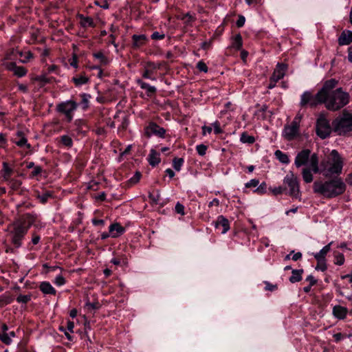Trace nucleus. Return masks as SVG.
Wrapping results in <instances>:
<instances>
[{
	"mask_svg": "<svg viewBox=\"0 0 352 352\" xmlns=\"http://www.w3.org/2000/svg\"><path fill=\"white\" fill-rule=\"evenodd\" d=\"M148 162L151 166H157L161 161L160 153L155 149H151L148 155Z\"/></svg>",
	"mask_w": 352,
	"mask_h": 352,
	"instance_id": "nucleus-24",
	"label": "nucleus"
},
{
	"mask_svg": "<svg viewBox=\"0 0 352 352\" xmlns=\"http://www.w3.org/2000/svg\"><path fill=\"white\" fill-rule=\"evenodd\" d=\"M17 135L20 138L19 140L15 142V144L19 146H25L28 148H30L31 146L28 143L27 139L22 136V132H18Z\"/></svg>",
	"mask_w": 352,
	"mask_h": 352,
	"instance_id": "nucleus-31",
	"label": "nucleus"
},
{
	"mask_svg": "<svg viewBox=\"0 0 352 352\" xmlns=\"http://www.w3.org/2000/svg\"><path fill=\"white\" fill-rule=\"evenodd\" d=\"M243 41H242V36L241 34H236L233 41V47L236 48V50H240L242 47Z\"/></svg>",
	"mask_w": 352,
	"mask_h": 352,
	"instance_id": "nucleus-34",
	"label": "nucleus"
},
{
	"mask_svg": "<svg viewBox=\"0 0 352 352\" xmlns=\"http://www.w3.org/2000/svg\"><path fill=\"white\" fill-rule=\"evenodd\" d=\"M352 42V32H342L338 38V43L340 45H349Z\"/></svg>",
	"mask_w": 352,
	"mask_h": 352,
	"instance_id": "nucleus-25",
	"label": "nucleus"
},
{
	"mask_svg": "<svg viewBox=\"0 0 352 352\" xmlns=\"http://www.w3.org/2000/svg\"><path fill=\"white\" fill-rule=\"evenodd\" d=\"M333 129L331 128L329 121L324 115L321 114L316 121V133L322 139H325L331 134Z\"/></svg>",
	"mask_w": 352,
	"mask_h": 352,
	"instance_id": "nucleus-8",
	"label": "nucleus"
},
{
	"mask_svg": "<svg viewBox=\"0 0 352 352\" xmlns=\"http://www.w3.org/2000/svg\"><path fill=\"white\" fill-rule=\"evenodd\" d=\"M300 134V125L291 122L284 126L283 131V137L288 141H291L297 138Z\"/></svg>",
	"mask_w": 352,
	"mask_h": 352,
	"instance_id": "nucleus-12",
	"label": "nucleus"
},
{
	"mask_svg": "<svg viewBox=\"0 0 352 352\" xmlns=\"http://www.w3.org/2000/svg\"><path fill=\"white\" fill-rule=\"evenodd\" d=\"M338 84V81L334 78L327 80L318 91V98L325 107L331 111H338L347 105L350 100V95L348 92L339 87L333 90Z\"/></svg>",
	"mask_w": 352,
	"mask_h": 352,
	"instance_id": "nucleus-1",
	"label": "nucleus"
},
{
	"mask_svg": "<svg viewBox=\"0 0 352 352\" xmlns=\"http://www.w3.org/2000/svg\"><path fill=\"white\" fill-rule=\"evenodd\" d=\"M30 299H31L30 296H28V295H19L16 298V301L18 302L27 303L28 302H29L30 300Z\"/></svg>",
	"mask_w": 352,
	"mask_h": 352,
	"instance_id": "nucleus-43",
	"label": "nucleus"
},
{
	"mask_svg": "<svg viewBox=\"0 0 352 352\" xmlns=\"http://www.w3.org/2000/svg\"><path fill=\"white\" fill-rule=\"evenodd\" d=\"M166 129L160 126L155 122H150L144 129V134L147 138L152 135H156L159 138H164L166 134Z\"/></svg>",
	"mask_w": 352,
	"mask_h": 352,
	"instance_id": "nucleus-11",
	"label": "nucleus"
},
{
	"mask_svg": "<svg viewBox=\"0 0 352 352\" xmlns=\"http://www.w3.org/2000/svg\"><path fill=\"white\" fill-rule=\"evenodd\" d=\"M148 41V38L145 34H133L132 36V45L135 49H138L144 45Z\"/></svg>",
	"mask_w": 352,
	"mask_h": 352,
	"instance_id": "nucleus-18",
	"label": "nucleus"
},
{
	"mask_svg": "<svg viewBox=\"0 0 352 352\" xmlns=\"http://www.w3.org/2000/svg\"><path fill=\"white\" fill-rule=\"evenodd\" d=\"M333 241L330 242L329 244L323 247V248L318 252L315 253L314 254V258L318 261V262L325 261V256L331 250V245H332Z\"/></svg>",
	"mask_w": 352,
	"mask_h": 352,
	"instance_id": "nucleus-21",
	"label": "nucleus"
},
{
	"mask_svg": "<svg viewBox=\"0 0 352 352\" xmlns=\"http://www.w3.org/2000/svg\"><path fill=\"white\" fill-rule=\"evenodd\" d=\"M0 340L6 345H10L12 343V339L8 333L0 332Z\"/></svg>",
	"mask_w": 352,
	"mask_h": 352,
	"instance_id": "nucleus-35",
	"label": "nucleus"
},
{
	"mask_svg": "<svg viewBox=\"0 0 352 352\" xmlns=\"http://www.w3.org/2000/svg\"><path fill=\"white\" fill-rule=\"evenodd\" d=\"M212 125L214 128V132L215 134H220L223 133V131L220 127V124L218 121L213 122Z\"/></svg>",
	"mask_w": 352,
	"mask_h": 352,
	"instance_id": "nucleus-48",
	"label": "nucleus"
},
{
	"mask_svg": "<svg viewBox=\"0 0 352 352\" xmlns=\"http://www.w3.org/2000/svg\"><path fill=\"white\" fill-rule=\"evenodd\" d=\"M344 256L341 253H338L335 254V261L334 263L338 265H342L344 263Z\"/></svg>",
	"mask_w": 352,
	"mask_h": 352,
	"instance_id": "nucleus-41",
	"label": "nucleus"
},
{
	"mask_svg": "<svg viewBox=\"0 0 352 352\" xmlns=\"http://www.w3.org/2000/svg\"><path fill=\"white\" fill-rule=\"evenodd\" d=\"M80 97L82 98V104L83 105L82 108L84 109H87L91 96L88 94H82L80 95Z\"/></svg>",
	"mask_w": 352,
	"mask_h": 352,
	"instance_id": "nucleus-37",
	"label": "nucleus"
},
{
	"mask_svg": "<svg viewBox=\"0 0 352 352\" xmlns=\"http://www.w3.org/2000/svg\"><path fill=\"white\" fill-rule=\"evenodd\" d=\"M58 145L60 147L70 148L73 146L72 138L68 135L60 136L58 139Z\"/></svg>",
	"mask_w": 352,
	"mask_h": 352,
	"instance_id": "nucleus-23",
	"label": "nucleus"
},
{
	"mask_svg": "<svg viewBox=\"0 0 352 352\" xmlns=\"http://www.w3.org/2000/svg\"><path fill=\"white\" fill-rule=\"evenodd\" d=\"M206 150H207V146L204 144H199L196 146V151L197 152V153L201 155V156H204L206 153Z\"/></svg>",
	"mask_w": 352,
	"mask_h": 352,
	"instance_id": "nucleus-42",
	"label": "nucleus"
},
{
	"mask_svg": "<svg viewBox=\"0 0 352 352\" xmlns=\"http://www.w3.org/2000/svg\"><path fill=\"white\" fill-rule=\"evenodd\" d=\"M36 219V216L34 214L27 213L22 215L18 220H16V223H21V226H23V228L28 229L30 226L35 222Z\"/></svg>",
	"mask_w": 352,
	"mask_h": 352,
	"instance_id": "nucleus-14",
	"label": "nucleus"
},
{
	"mask_svg": "<svg viewBox=\"0 0 352 352\" xmlns=\"http://www.w3.org/2000/svg\"><path fill=\"white\" fill-rule=\"evenodd\" d=\"M346 188V186L341 178L316 181L313 184V190L315 193L328 199L342 195Z\"/></svg>",
	"mask_w": 352,
	"mask_h": 352,
	"instance_id": "nucleus-2",
	"label": "nucleus"
},
{
	"mask_svg": "<svg viewBox=\"0 0 352 352\" xmlns=\"http://www.w3.org/2000/svg\"><path fill=\"white\" fill-rule=\"evenodd\" d=\"M141 177V174L139 172H136L135 174L129 179V182L132 184H136L139 182Z\"/></svg>",
	"mask_w": 352,
	"mask_h": 352,
	"instance_id": "nucleus-51",
	"label": "nucleus"
},
{
	"mask_svg": "<svg viewBox=\"0 0 352 352\" xmlns=\"http://www.w3.org/2000/svg\"><path fill=\"white\" fill-rule=\"evenodd\" d=\"M184 159L183 158H178V157H175L174 160H173V168L177 170V171H179L181 170V168L184 164Z\"/></svg>",
	"mask_w": 352,
	"mask_h": 352,
	"instance_id": "nucleus-36",
	"label": "nucleus"
},
{
	"mask_svg": "<svg viewBox=\"0 0 352 352\" xmlns=\"http://www.w3.org/2000/svg\"><path fill=\"white\" fill-rule=\"evenodd\" d=\"M78 104L72 100H66L58 103L56 105V111L63 114L67 122H70L73 119L74 112L76 110Z\"/></svg>",
	"mask_w": 352,
	"mask_h": 352,
	"instance_id": "nucleus-7",
	"label": "nucleus"
},
{
	"mask_svg": "<svg viewBox=\"0 0 352 352\" xmlns=\"http://www.w3.org/2000/svg\"><path fill=\"white\" fill-rule=\"evenodd\" d=\"M42 172L41 166H35L33 171L32 172V177H35L39 175Z\"/></svg>",
	"mask_w": 352,
	"mask_h": 352,
	"instance_id": "nucleus-61",
	"label": "nucleus"
},
{
	"mask_svg": "<svg viewBox=\"0 0 352 352\" xmlns=\"http://www.w3.org/2000/svg\"><path fill=\"white\" fill-rule=\"evenodd\" d=\"M287 68V67L286 65L283 63H278L271 78H273V80L275 81L278 82L279 80L284 77Z\"/></svg>",
	"mask_w": 352,
	"mask_h": 352,
	"instance_id": "nucleus-17",
	"label": "nucleus"
},
{
	"mask_svg": "<svg viewBox=\"0 0 352 352\" xmlns=\"http://www.w3.org/2000/svg\"><path fill=\"white\" fill-rule=\"evenodd\" d=\"M92 223L95 226H104V221L103 219H93Z\"/></svg>",
	"mask_w": 352,
	"mask_h": 352,
	"instance_id": "nucleus-58",
	"label": "nucleus"
},
{
	"mask_svg": "<svg viewBox=\"0 0 352 352\" xmlns=\"http://www.w3.org/2000/svg\"><path fill=\"white\" fill-rule=\"evenodd\" d=\"M240 141L243 143L253 144L255 142V138L252 135H249L247 133L243 132L241 135Z\"/></svg>",
	"mask_w": 352,
	"mask_h": 352,
	"instance_id": "nucleus-33",
	"label": "nucleus"
},
{
	"mask_svg": "<svg viewBox=\"0 0 352 352\" xmlns=\"http://www.w3.org/2000/svg\"><path fill=\"white\" fill-rule=\"evenodd\" d=\"M306 280L309 283V285L311 286L314 285L316 283V282H317L316 279L312 275H309L306 278Z\"/></svg>",
	"mask_w": 352,
	"mask_h": 352,
	"instance_id": "nucleus-60",
	"label": "nucleus"
},
{
	"mask_svg": "<svg viewBox=\"0 0 352 352\" xmlns=\"http://www.w3.org/2000/svg\"><path fill=\"white\" fill-rule=\"evenodd\" d=\"M275 156L283 164H287L289 162V160L287 155L285 154L284 153L279 150H277L275 152Z\"/></svg>",
	"mask_w": 352,
	"mask_h": 352,
	"instance_id": "nucleus-32",
	"label": "nucleus"
},
{
	"mask_svg": "<svg viewBox=\"0 0 352 352\" xmlns=\"http://www.w3.org/2000/svg\"><path fill=\"white\" fill-rule=\"evenodd\" d=\"M312 172L314 173L320 172L318 166V157L316 153L311 155L309 160V166L302 169V175L305 183H311L313 181L314 177Z\"/></svg>",
	"mask_w": 352,
	"mask_h": 352,
	"instance_id": "nucleus-5",
	"label": "nucleus"
},
{
	"mask_svg": "<svg viewBox=\"0 0 352 352\" xmlns=\"http://www.w3.org/2000/svg\"><path fill=\"white\" fill-rule=\"evenodd\" d=\"M109 231L111 237L117 238L124 232L125 229L120 223H114L110 225Z\"/></svg>",
	"mask_w": 352,
	"mask_h": 352,
	"instance_id": "nucleus-20",
	"label": "nucleus"
},
{
	"mask_svg": "<svg viewBox=\"0 0 352 352\" xmlns=\"http://www.w3.org/2000/svg\"><path fill=\"white\" fill-rule=\"evenodd\" d=\"M311 157V151L309 149H303L299 152L296 156L294 164L297 168L306 165L309 163Z\"/></svg>",
	"mask_w": 352,
	"mask_h": 352,
	"instance_id": "nucleus-13",
	"label": "nucleus"
},
{
	"mask_svg": "<svg viewBox=\"0 0 352 352\" xmlns=\"http://www.w3.org/2000/svg\"><path fill=\"white\" fill-rule=\"evenodd\" d=\"M72 81L76 86H80L86 84L89 81V78L85 75H80L74 77Z\"/></svg>",
	"mask_w": 352,
	"mask_h": 352,
	"instance_id": "nucleus-30",
	"label": "nucleus"
},
{
	"mask_svg": "<svg viewBox=\"0 0 352 352\" xmlns=\"http://www.w3.org/2000/svg\"><path fill=\"white\" fill-rule=\"evenodd\" d=\"M150 64H152L151 61H148L145 63L142 77L146 79H150L155 81L157 78L155 76H153V74L154 71H155V69H153Z\"/></svg>",
	"mask_w": 352,
	"mask_h": 352,
	"instance_id": "nucleus-22",
	"label": "nucleus"
},
{
	"mask_svg": "<svg viewBox=\"0 0 352 352\" xmlns=\"http://www.w3.org/2000/svg\"><path fill=\"white\" fill-rule=\"evenodd\" d=\"M41 291L45 294H56V289L47 281L42 282L39 287Z\"/></svg>",
	"mask_w": 352,
	"mask_h": 352,
	"instance_id": "nucleus-27",
	"label": "nucleus"
},
{
	"mask_svg": "<svg viewBox=\"0 0 352 352\" xmlns=\"http://www.w3.org/2000/svg\"><path fill=\"white\" fill-rule=\"evenodd\" d=\"M175 210L177 213L182 215L184 214V206L182 204L177 202L175 205Z\"/></svg>",
	"mask_w": 352,
	"mask_h": 352,
	"instance_id": "nucleus-47",
	"label": "nucleus"
},
{
	"mask_svg": "<svg viewBox=\"0 0 352 352\" xmlns=\"http://www.w3.org/2000/svg\"><path fill=\"white\" fill-rule=\"evenodd\" d=\"M94 57L98 60L100 65H106L109 63L108 58L101 52L94 53Z\"/></svg>",
	"mask_w": 352,
	"mask_h": 352,
	"instance_id": "nucleus-29",
	"label": "nucleus"
},
{
	"mask_svg": "<svg viewBox=\"0 0 352 352\" xmlns=\"http://www.w3.org/2000/svg\"><path fill=\"white\" fill-rule=\"evenodd\" d=\"M52 192L50 191H47V192H44L42 195H39L38 196V198L39 199V200L41 203L45 204L48 201V199L50 197H52Z\"/></svg>",
	"mask_w": 352,
	"mask_h": 352,
	"instance_id": "nucleus-40",
	"label": "nucleus"
},
{
	"mask_svg": "<svg viewBox=\"0 0 352 352\" xmlns=\"http://www.w3.org/2000/svg\"><path fill=\"white\" fill-rule=\"evenodd\" d=\"M197 68L200 71V72H204L205 73H206L208 72V67L207 65H206L205 63H204L203 61H199L197 64Z\"/></svg>",
	"mask_w": 352,
	"mask_h": 352,
	"instance_id": "nucleus-46",
	"label": "nucleus"
},
{
	"mask_svg": "<svg viewBox=\"0 0 352 352\" xmlns=\"http://www.w3.org/2000/svg\"><path fill=\"white\" fill-rule=\"evenodd\" d=\"M137 83L138 84V85L140 87L141 89H144L145 87L148 85V83L144 82L141 79H138L136 80Z\"/></svg>",
	"mask_w": 352,
	"mask_h": 352,
	"instance_id": "nucleus-64",
	"label": "nucleus"
},
{
	"mask_svg": "<svg viewBox=\"0 0 352 352\" xmlns=\"http://www.w3.org/2000/svg\"><path fill=\"white\" fill-rule=\"evenodd\" d=\"M344 160L338 151L332 150L327 158L320 163V173L324 176L339 175L342 173Z\"/></svg>",
	"mask_w": 352,
	"mask_h": 352,
	"instance_id": "nucleus-3",
	"label": "nucleus"
},
{
	"mask_svg": "<svg viewBox=\"0 0 352 352\" xmlns=\"http://www.w3.org/2000/svg\"><path fill=\"white\" fill-rule=\"evenodd\" d=\"M214 227L219 230L221 234H225L230 230V223L226 218L220 215L214 222Z\"/></svg>",
	"mask_w": 352,
	"mask_h": 352,
	"instance_id": "nucleus-16",
	"label": "nucleus"
},
{
	"mask_svg": "<svg viewBox=\"0 0 352 352\" xmlns=\"http://www.w3.org/2000/svg\"><path fill=\"white\" fill-rule=\"evenodd\" d=\"M144 89L146 90L148 96H151L152 94H155V92L157 91L156 87L154 86H151L149 84H148V85L145 87Z\"/></svg>",
	"mask_w": 352,
	"mask_h": 352,
	"instance_id": "nucleus-50",
	"label": "nucleus"
},
{
	"mask_svg": "<svg viewBox=\"0 0 352 352\" xmlns=\"http://www.w3.org/2000/svg\"><path fill=\"white\" fill-rule=\"evenodd\" d=\"M77 16L80 19V24L82 28H87L89 27H94L95 26V23L91 17L85 16L84 15L80 14H78Z\"/></svg>",
	"mask_w": 352,
	"mask_h": 352,
	"instance_id": "nucleus-26",
	"label": "nucleus"
},
{
	"mask_svg": "<svg viewBox=\"0 0 352 352\" xmlns=\"http://www.w3.org/2000/svg\"><path fill=\"white\" fill-rule=\"evenodd\" d=\"M270 190L272 191L273 195H278L282 194L284 189L282 187L278 186V187L270 188Z\"/></svg>",
	"mask_w": 352,
	"mask_h": 352,
	"instance_id": "nucleus-54",
	"label": "nucleus"
},
{
	"mask_svg": "<svg viewBox=\"0 0 352 352\" xmlns=\"http://www.w3.org/2000/svg\"><path fill=\"white\" fill-rule=\"evenodd\" d=\"M245 19L243 16H239V19L236 22V25L238 28H241L244 25Z\"/></svg>",
	"mask_w": 352,
	"mask_h": 352,
	"instance_id": "nucleus-56",
	"label": "nucleus"
},
{
	"mask_svg": "<svg viewBox=\"0 0 352 352\" xmlns=\"http://www.w3.org/2000/svg\"><path fill=\"white\" fill-rule=\"evenodd\" d=\"M316 270H320L324 272L327 270V265L324 261L318 262L317 266L316 267Z\"/></svg>",
	"mask_w": 352,
	"mask_h": 352,
	"instance_id": "nucleus-55",
	"label": "nucleus"
},
{
	"mask_svg": "<svg viewBox=\"0 0 352 352\" xmlns=\"http://www.w3.org/2000/svg\"><path fill=\"white\" fill-rule=\"evenodd\" d=\"M11 186L13 188H18L19 186L21 185V182L16 179H12L10 180Z\"/></svg>",
	"mask_w": 352,
	"mask_h": 352,
	"instance_id": "nucleus-62",
	"label": "nucleus"
},
{
	"mask_svg": "<svg viewBox=\"0 0 352 352\" xmlns=\"http://www.w3.org/2000/svg\"><path fill=\"white\" fill-rule=\"evenodd\" d=\"M318 92L313 96L309 91H305L300 96V105L301 107H305L307 105L316 107L318 104H322V101L318 98Z\"/></svg>",
	"mask_w": 352,
	"mask_h": 352,
	"instance_id": "nucleus-10",
	"label": "nucleus"
},
{
	"mask_svg": "<svg viewBox=\"0 0 352 352\" xmlns=\"http://www.w3.org/2000/svg\"><path fill=\"white\" fill-rule=\"evenodd\" d=\"M28 232L27 229L23 228L21 223H13V230L11 232L12 234V243L16 248H19L21 245V241L24 236Z\"/></svg>",
	"mask_w": 352,
	"mask_h": 352,
	"instance_id": "nucleus-9",
	"label": "nucleus"
},
{
	"mask_svg": "<svg viewBox=\"0 0 352 352\" xmlns=\"http://www.w3.org/2000/svg\"><path fill=\"white\" fill-rule=\"evenodd\" d=\"M333 131L338 135H347L352 131V113L344 110L332 122Z\"/></svg>",
	"mask_w": 352,
	"mask_h": 352,
	"instance_id": "nucleus-4",
	"label": "nucleus"
},
{
	"mask_svg": "<svg viewBox=\"0 0 352 352\" xmlns=\"http://www.w3.org/2000/svg\"><path fill=\"white\" fill-rule=\"evenodd\" d=\"M259 184V181L257 179H252L250 182L245 184L246 188L256 187Z\"/></svg>",
	"mask_w": 352,
	"mask_h": 352,
	"instance_id": "nucleus-49",
	"label": "nucleus"
},
{
	"mask_svg": "<svg viewBox=\"0 0 352 352\" xmlns=\"http://www.w3.org/2000/svg\"><path fill=\"white\" fill-rule=\"evenodd\" d=\"M160 195L158 191L157 192V194L155 195L152 193H150L148 195V197H149L150 200L152 201V203L155 204H158V202L160 201Z\"/></svg>",
	"mask_w": 352,
	"mask_h": 352,
	"instance_id": "nucleus-44",
	"label": "nucleus"
},
{
	"mask_svg": "<svg viewBox=\"0 0 352 352\" xmlns=\"http://www.w3.org/2000/svg\"><path fill=\"white\" fill-rule=\"evenodd\" d=\"M348 312V309L341 305H335L332 309L333 316L338 320L345 319Z\"/></svg>",
	"mask_w": 352,
	"mask_h": 352,
	"instance_id": "nucleus-19",
	"label": "nucleus"
},
{
	"mask_svg": "<svg viewBox=\"0 0 352 352\" xmlns=\"http://www.w3.org/2000/svg\"><path fill=\"white\" fill-rule=\"evenodd\" d=\"M265 290L274 291L275 289H277L276 285H272L269 282H265Z\"/></svg>",
	"mask_w": 352,
	"mask_h": 352,
	"instance_id": "nucleus-57",
	"label": "nucleus"
},
{
	"mask_svg": "<svg viewBox=\"0 0 352 352\" xmlns=\"http://www.w3.org/2000/svg\"><path fill=\"white\" fill-rule=\"evenodd\" d=\"M3 179L6 181H8L10 179V175L12 172V169L7 165L6 163H3Z\"/></svg>",
	"mask_w": 352,
	"mask_h": 352,
	"instance_id": "nucleus-38",
	"label": "nucleus"
},
{
	"mask_svg": "<svg viewBox=\"0 0 352 352\" xmlns=\"http://www.w3.org/2000/svg\"><path fill=\"white\" fill-rule=\"evenodd\" d=\"M302 118V114H301L300 113L298 112L296 114V116H295V118H294L292 122L300 125Z\"/></svg>",
	"mask_w": 352,
	"mask_h": 352,
	"instance_id": "nucleus-59",
	"label": "nucleus"
},
{
	"mask_svg": "<svg viewBox=\"0 0 352 352\" xmlns=\"http://www.w3.org/2000/svg\"><path fill=\"white\" fill-rule=\"evenodd\" d=\"M303 270H293L292 276L289 277V281L292 283L299 282L302 279Z\"/></svg>",
	"mask_w": 352,
	"mask_h": 352,
	"instance_id": "nucleus-28",
	"label": "nucleus"
},
{
	"mask_svg": "<svg viewBox=\"0 0 352 352\" xmlns=\"http://www.w3.org/2000/svg\"><path fill=\"white\" fill-rule=\"evenodd\" d=\"M151 66L152 67L153 69H155V70L157 69H160L162 65H163V63H154V62H152V64H150Z\"/></svg>",
	"mask_w": 352,
	"mask_h": 352,
	"instance_id": "nucleus-63",
	"label": "nucleus"
},
{
	"mask_svg": "<svg viewBox=\"0 0 352 352\" xmlns=\"http://www.w3.org/2000/svg\"><path fill=\"white\" fill-rule=\"evenodd\" d=\"M10 302L9 298L5 296V295H1L0 296V307H3L6 305H8Z\"/></svg>",
	"mask_w": 352,
	"mask_h": 352,
	"instance_id": "nucleus-53",
	"label": "nucleus"
},
{
	"mask_svg": "<svg viewBox=\"0 0 352 352\" xmlns=\"http://www.w3.org/2000/svg\"><path fill=\"white\" fill-rule=\"evenodd\" d=\"M165 37L164 34H160L158 32H154L151 34V38L153 40H162Z\"/></svg>",
	"mask_w": 352,
	"mask_h": 352,
	"instance_id": "nucleus-52",
	"label": "nucleus"
},
{
	"mask_svg": "<svg viewBox=\"0 0 352 352\" xmlns=\"http://www.w3.org/2000/svg\"><path fill=\"white\" fill-rule=\"evenodd\" d=\"M6 69L11 71L18 77H23L26 75L27 69L21 66H17L14 62H8L3 64Z\"/></svg>",
	"mask_w": 352,
	"mask_h": 352,
	"instance_id": "nucleus-15",
	"label": "nucleus"
},
{
	"mask_svg": "<svg viewBox=\"0 0 352 352\" xmlns=\"http://www.w3.org/2000/svg\"><path fill=\"white\" fill-rule=\"evenodd\" d=\"M54 283L58 286L63 285L65 283V278L62 275H58L55 278Z\"/></svg>",
	"mask_w": 352,
	"mask_h": 352,
	"instance_id": "nucleus-45",
	"label": "nucleus"
},
{
	"mask_svg": "<svg viewBox=\"0 0 352 352\" xmlns=\"http://www.w3.org/2000/svg\"><path fill=\"white\" fill-rule=\"evenodd\" d=\"M267 191V184L265 182L261 183L254 190V192L258 195H263Z\"/></svg>",
	"mask_w": 352,
	"mask_h": 352,
	"instance_id": "nucleus-39",
	"label": "nucleus"
},
{
	"mask_svg": "<svg viewBox=\"0 0 352 352\" xmlns=\"http://www.w3.org/2000/svg\"><path fill=\"white\" fill-rule=\"evenodd\" d=\"M283 183L287 185L289 188V195L298 198L300 195V186L298 179L297 176H296L293 172L290 171L287 175L283 179Z\"/></svg>",
	"mask_w": 352,
	"mask_h": 352,
	"instance_id": "nucleus-6",
	"label": "nucleus"
}]
</instances>
